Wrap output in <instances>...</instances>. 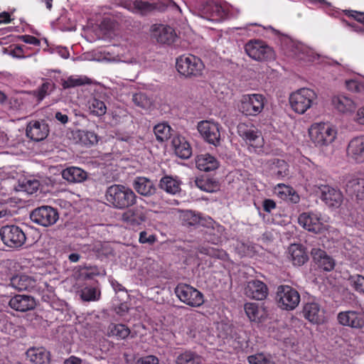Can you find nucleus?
<instances>
[{"label": "nucleus", "mask_w": 364, "mask_h": 364, "mask_svg": "<svg viewBox=\"0 0 364 364\" xmlns=\"http://www.w3.org/2000/svg\"><path fill=\"white\" fill-rule=\"evenodd\" d=\"M136 364H159V359L154 355H147L139 358Z\"/></svg>", "instance_id": "obj_55"}, {"label": "nucleus", "mask_w": 364, "mask_h": 364, "mask_svg": "<svg viewBox=\"0 0 364 364\" xmlns=\"http://www.w3.org/2000/svg\"><path fill=\"white\" fill-rule=\"evenodd\" d=\"M62 176L69 182L81 183L87 178V173L80 168L71 166L62 171Z\"/></svg>", "instance_id": "obj_31"}, {"label": "nucleus", "mask_w": 364, "mask_h": 364, "mask_svg": "<svg viewBox=\"0 0 364 364\" xmlns=\"http://www.w3.org/2000/svg\"><path fill=\"white\" fill-rule=\"evenodd\" d=\"M347 191L354 195L358 200L364 199V179L353 178L346 184Z\"/></svg>", "instance_id": "obj_37"}, {"label": "nucleus", "mask_w": 364, "mask_h": 364, "mask_svg": "<svg viewBox=\"0 0 364 364\" xmlns=\"http://www.w3.org/2000/svg\"><path fill=\"white\" fill-rule=\"evenodd\" d=\"M206 240L213 244H219L225 237V228L220 225L208 228L205 231Z\"/></svg>", "instance_id": "obj_36"}, {"label": "nucleus", "mask_w": 364, "mask_h": 364, "mask_svg": "<svg viewBox=\"0 0 364 364\" xmlns=\"http://www.w3.org/2000/svg\"><path fill=\"white\" fill-rule=\"evenodd\" d=\"M26 136L31 140L40 141L45 139L49 133L48 126L43 121H31L26 127Z\"/></svg>", "instance_id": "obj_18"}, {"label": "nucleus", "mask_w": 364, "mask_h": 364, "mask_svg": "<svg viewBox=\"0 0 364 364\" xmlns=\"http://www.w3.org/2000/svg\"><path fill=\"white\" fill-rule=\"evenodd\" d=\"M349 285L355 291L359 294H363L364 293V277L360 274H354L349 277Z\"/></svg>", "instance_id": "obj_47"}, {"label": "nucleus", "mask_w": 364, "mask_h": 364, "mask_svg": "<svg viewBox=\"0 0 364 364\" xmlns=\"http://www.w3.org/2000/svg\"><path fill=\"white\" fill-rule=\"evenodd\" d=\"M347 154L355 162H364V136L353 139L348 146Z\"/></svg>", "instance_id": "obj_25"}, {"label": "nucleus", "mask_w": 364, "mask_h": 364, "mask_svg": "<svg viewBox=\"0 0 364 364\" xmlns=\"http://www.w3.org/2000/svg\"><path fill=\"white\" fill-rule=\"evenodd\" d=\"M139 242L141 244H153L156 241V236L154 235H148L147 232L142 231L139 234Z\"/></svg>", "instance_id": "obj_54"}, {"label": "nucleus", "mask_w": 364, "mask_h": 364, "mask_svg": "<svg viewBox=\"0 0 364 364\" xmlns=\"http://www.w3.org/2000/svg\"><path fill=\"white\" fill-rule=\"evenodd\" d=\"M11 22L10 15L7 12H2L0 14V23H7Z\"/></svg>", "instance_id": "obj_64"}, {"label": "nucleus", "mask_w": 364, "mask_h": 364, "mask_svg": "<svg viewBox=\"0 0 364 364\" xmlns=\"http://www.w3.org/2000/svg\"><path fill=\"white\" fill-rule=\"evenodd\" d=\"M40 186V183L37 180H26L22 182L21 187L29 194L36 192Z\"/></svg>", "instance_id": "obj_52"}, {"label": "nucleus", "mask_w": 364, "mask_h": 364, "mask_svg": "<svg viewBox=\"0 0 364 364\" xmlns=\"http://www.w3.org/2000/svg\"><path fill=\"white\" fill-rule=\"evenodd\" d=\"M276 300L282 309L291 311L300 302V294L294 288L289 285H280L277 289Z\"/></svg>", "instance_id": "obj_6"}, {"label": "nucleus", "mask_w": 364, "mask_h": 364, "mask_svg": "<svg viewBox=\"0 0 364 364\" xmlns=\"http://www.w3.org/2000/svg\"><path fill=\"white\" fill-rule=\"evenodd\" d=\"M172 146L176 156L181 159H188L192 154V149L186 139L181 136H174L171 141Z\"/></svg>", "instance_id": "obj_28"}, {"label": "nucleus", "mask_w": 364, "mask_h": 364, "mask_svg": "<svg viewBox=\"0 0 364 364\" xmlns=\"http://www.w3.org/2000/svg\"><path fill=\"white\" fill-rule=\"evenodd\" d=\"M200 252L218 259H224L226 257L225 251L213 247H202Z\"/></svg>", "instance_id": "obj_50"}, {"label": "nucleus", "mask_w": 364, "mask_h": 364, "mask_svg": "<svg viewBox=\"0 0 364 364\" xmlns=\"http://www.w3.org/2000/svg\"><path fill=\"white\" fill-rule=\"evenodd\" d=\"M338 323L342 326H350L354 328L364 327V318L355 311H346L338 313L337 316Z\"/></svg>", "instance_id": "obj_22"}, {"label": "nucleus", "mask_w": 364, "mask_h": 364, "mask_svg": "<svg viewBox=\"0 0 364 364\" xmlns=\"http://www.w3.org/2000/svg\"><path fill=\"white\" fill-rule=\"evenodd\" d=\"M154 132L156 139L162 142L171 137L172 129L168 124L160 123L154 127Z\"/></svg>", "instance_id": "obj_44"}, {"label": "nucleus", "mask_w": 364, "mask_h": 364, "mask_svg": "<svg viewBox=\"0 0 364 364\" xmlns=\"http://www.w3.org/2000/svg\"><path fill=\"white\" fill-rule=\"evenodd\" d=\"M196 167L202 171H211L217 169L219 166L218 160L209 154L198 155L196 159Z\"/></svg>", "instance_id": "obj_29"}, {"label": "nucleus", "mask_w": 364, "mask_h": 364, "mask_svg": "<svg viewBox=\"0 0 364 364\" xmlns=\"http://www.w3.org/2000/svg\"><path fill=\"white\" fill-rule=\"evenodd\" d=\"M270 174L277 180L284 178L289 175L288 164L282 159H274L270 164Z\"/></svg>", "instance_id": "obj_33"}, {"label": "nucleus", "mask_w": 364, "mask_h": 364, "mask_svg": "<svg viewBox=\"0 0 364 364\" xmlns=\"http://www.w3.org/2000/svg\"><path fill=\"white\" fill-rule=\"evenodd\" d=\"M75 135L79 139L80 143L85 146H92L98 141L97 136L93 132L77 130Z\"/></svg>", "instance_id": "obj_41"}, {"label": "nucleus", "mask_w": 364, "mask_h": 364, "mask_svg": "<svg viewBox=\"0 0 364 364\" xmlns=\"http://www.w3.org/2000/svg\"><path fill=\"white\" fill-rule=\"evenodd\" d=\"M332 104L338 111L343 113L353 112L355 109L354 102L350 98L344 95L333 97Z\"/></svg>", "instance_id": "obj_34"}, {"label": "nucleus", "mask_w": 364, "mask_h": 364, "mask_svg": "<svg viewBox=\"0 0 364 364\" xmlns=\"http://www.w3.org/2000/svg\"><path fill=\"white\" fill-rule=\"evenodd\" d=\"M146 219V214L143 207L136 206L124 211L121 216L122 222L132 227L141 225Z\"/></svg>", "instance_id": "obj_20"}, {"label": "nucleus", "mask_w": 364, "mask_h": 364, "mask_svg": "<svg viewBox=\"0 0 364 364\" xmlns=\"http://www.w3.org/2000/svg\"><path fill=\"white\" fill-rule=\"evenodd\" d=\"M10 285L18 291H38V282L32 277L17 274L11 278Z\"/></svg>", "instance_id": "obj_17"}, {"label": "nucleus", "mask_w": 364, "mask_h": 364, "mask_svg": "<svg viewBox=\"0 0 364 364\" xmlns=\"http://www.w3.org/2000/svg\"><path fill=\"white\" fill-rule=\"evenodd\" d=\"M82 360L75 356H71L68 359L65 360L64 364H81Z\"/></svg>", "instance_id": "obj_63"}, {"label": "nucleus", "mask_w": 364, "mask_h": 364, "mask_svg": "<svg viewBox=\"0 0 364 364\" xmlns=\"http://www.w3.org/2000/svg\"><path fill=\"white\" fill-rule=\"evenodd\" d=\"M321 199L329 208H339L343 201L342 192L336 188L328 185H322L319 187Z\"/></svg>", "instance_id": "obj_15"}, {"label": "nucleus", "mask_w": 364, "mask_h": 364, "mask_svg": "<svg viewBox=\"0 0 364 364\" xmlns=\"http://www.w3.org/2000/svg\"><path fill=\"white\" fill-rule=\"evenodd\" d=\"M80 299L87 302L96 301L100 299L101 291L99 287L95 284H85L82 286L77 291Z\"/></svg>", "instance_id": "obj_30"}, {"label": "nucleus", "mask_w": 364, "mask_h": 364, "mask_svg": "<svg viewBox=\"0 0 364 364\" xmlns=\"http://www.w3.org/2000/svg\"><path fill=\"white\" fill-rule=\"evenodd\" d=\"M315 92L309 88H301L293 92L289 97L291 109L296 113L304 114L312 107L316 100Z\"/></svg>", "instance_id": "obj_4"}, {"label": "nucleus", "mask_w": 364, "mask_h": 364, "mask_svg": "<svg viewBox=\"0 0 364 364\" xmlns=\"http://www.w3.org/2000/svg\"><path fill=\"white\" fill-rule=\"evenodd\" d=\"M89 109L90 112L97 117H101L105 114L107 112V107L105 102L96 97L90 99L88 102Z\"/></svg>", "instance_id": "obj_45"}, {"label": "nucleus", "mask_w": 364, "mask_h": 364, "mask_svg": "<svg viewBox=\"0 0 364 364\" xmlns=\"http://www.w3.org/2000/svg\"><path fill=\"white\" fill-rule=\"evenodd\" d=\"M175 294L181 301L192 307H198L204 303L203 294L188 284H178Z\"/></svg>", "instance_id": "obj_10"}, {"label": "nucleus", "mask_w": 364, "mask_h": 364, "mask_svg": "<svg viewBox=\"0 0 364 364\" xmlns=\"http://www.w3.org/2000/svg\"><path fill=\"white\" fill-rule=\"evenodd\" d=\"M203 68L201 60L193 55H181L176 60L178 72L187 77L200 76Z\"/></svg>", "instance_id": "obj_5"}, {"label": "nucleus", "mask_w": 364, "mask_h": 364, "mask_svg": "<svg viewBox=\"0 0 364 364\" xmlns=\"http://www.w3.org/2000/svg\"><path fill=\"white\" fill-rule=\"evenodd\" d=\"M106 272L97 266H81L80 267V277L83 279H90L95 276H105Z\"/></svg>", "instance_id": "obj_43"}, {"label": "nucleus", "mask_w": 364, "mask_h": 364, "mask_svg": "<svg viewBox=\"0 0 364 364\" xmlns=\"http://www.w3.org/2000/svg\"><path fill=\"white\" fill-rule=\"evenodd\" d=\"M198 16L208 21H219L228 14L226 6L213 0H200L196 2Z\"/></svg>", "instance_id": "obj_2"}, {"label": "nucleus", "mask_w": 364, "mask_h": 364, "mask_svg": "<svg viewBox=\"0 0 364 364\" xmlns=\"http://www.w3.org/2000/svg\"><path fill=\"white\" fill-rule=\"evenodd\" d=\"M276 208V203L274 200L270 199H266L263 202V208L264 210L268 213H270L272 210Z\"/></svg>", "instance_id": "obj_60"}, {"label": "nucleus", "mask_w": 364, "mask_h": 364, "mask_svg": "<svg viewBox=\"0 0 364 364\" xmlns=\"http://www.w3.org/2000/svg\"><path fill=\"white\" fill-rule=\"evenodd\" d=\"M92 80L86 76L75 75L70 76L66 80L63 81L62 86L64 89L82 86L85 85H90Z\"/></svg>", "instance_id": "obj_42"}, {"label": "nucleus", "mask_w": 364, "mask_h": 364, "mask_svg": "<svg viewBox=\"0 0 364 364\" xmlns=\"http://www.w3.org/2000/svg\"><path fill=\"white\" fill-rule=\"evenodd\" d=\"M184 220L188 222L190 225H194L199 222V216L196 215L193 211H187L183 215Z\"/></svg>", "instance_id": "obj_53"}, {"label": "nucleus", "mask_w": 364, "mask_h": 364, "mask_svg": "<svg viewBox=\"0 0 364 364\" xmlns=\"http://www.w3.org/2000/svg\"><path fill=\"white\" fill-rule=\"evenodd\" d=\"M250 364H274L270 355L264 353H257L247 357Z\"/></svg>", "instance_id": "obj_49"}, {"label": "nucleus", "mask_w": 364, "mask_h": 364, "mask_svg": "<svg viewBox=\"0 0 364 364\" xmlns=\"http://www.w3.org/2000/svg\"><path fill=\"white\" fill-rule=\"evenodd\" d=\"M245 311L250 321H260V318L262 317V310L257 304L247 303L245 305Z\"/></svg>", "instance_id": "obj_46"}, {"label": "nucleus", "mask_w": 364, "mask_h": 364, "mask_svg": "<svg viewBox=\"0 0 364 364\" xmlns=\"http://www.w3.org/2000/svg\"><path fill=\"white\" fill-rule=\"evenodd\" d=\"M299 224L309 232L316 234L328 231L330 226L321 222V215L312 212L303 213L298 218Z\"/></svg>", "instance_id": "obj_13"}, {"label": "nucleus", "mask_w": 364, "mask_h": 364, "mask_svg": "<svg viewBox=\"0 0 364 364\" xmlns=\"http://www.w3.org/2000/svg\"><path fill=\"white\" fill-rule=\"evenodd\" d=\"M132 186L139 194L146 197L153 196L156 191L154 183L149 178L142 176L135 178Z\"/></svg>", "instance_id": "obj_26"}, {"label": "nucleus", "mask_w": 364, "mask_h": 364, "mask_svg": "<svg viewBox=\"0 0 364 364\" xmlns=\"http://www.w3.org/2000/svg\"><path fill=\"white\" fill-rule=\"evenodd\" d=\"M346 84L348 90L355 92H360L361 89L363 88V86L355 80L348 81Z\"/></svg>", "instance_id": "obj_57"}, {"label": "nucleus", "mask_w": 364, "mask_h": 364, "mask_svg": "<svg viewBox=\"0 0 364 364\" xmlns=\"http://www.w3.org/2000/svg\"><path fill=\"white\" fill-rule=\"evenodd\" d=\"M348 15L349 16L353 17L357 21L364 24V13L363 12H358L356 11L351 10V11H348Z\"/></svg>", "instance_id": "obj_58"}, {"label": "nucleus", "mask_w": 364, "mask_h": 364, "mask_svg": "<svg viewBox=\"0 0 364 364\" xmlns=\"http://www.w3.org/2000/svg\"><path fill=\"white\" fill-rule=\"evenodd\" d=\"M245 294L252 299L263 300L268 294L267 285L257 279L249 281L245 287Z\"/></svg>", "instance_id": "obj_19"}, {"label": "nucleus", "mask_w": 364, "mask_h": 364, "mask_svg": "<svg viewBox=\"0 0 364 364\" xmlns=\"http://www.w3.org/2000/svg\"><path fill=\"white\" fill-rule=\"evenodd\" d=\"M55 118L63 124L68 122V117L67 114H63L60 112H57L55 114Z\"/></svg>", "instance_id": "obj_61"}, {"label": "nucleus", "mask_w": 364, "mask_h": 364, "mask_svg": "<svg viewBox=\"0 0 364 364\" xmlns=\"http://www.w3.org/2000/svg\"><path fill=\"white\" fill-rule=\"evenodd\" d=\"M202 356L191 350L181 353L176 359V364H202Z\"/></svg>", "instance_id": "obj_39"}, {"label": "nucleus", "mask_w": 364, "mask_h": 364, "mask_svg": "<svg viewBox=\"0 0 364 364\" xmlns=\"http://www.w3.org/2000/svg\"><path fill=\"white\" fill-rule=\"evenodd\" d=\"M27 358L33 364H48L50 353L43 347H31L26 353Z\"/></svg>", "instance_id": "obj_27"}, {"label": "nucleus", "mask_w": 364, "mask_h": 364, "mask_svg": "<svg viewBox=\"0 0 364 364\" xmlns=\"http://www.w3.org/2000/svg\"><path fill=\"white\" fill-rule=\"evenodd\" d=\"M159 186L167 193L175 195L181 191V182L171 176H166L161 178Z\"/></svg>", "instance_id": "obj_35"}, {"label": "nucleus", "mask_w": 364, "mask_h": 364, "mask_svg": "<svg viewBox=\"0 0 364 364\" xmlns=\"http://www.w3.org/2000/svg\"><path fill=\"white\" fill-rule=\"evenodd\" d=\"M9 305L16 311L26 312L33 309L36 303L31 296L17 294L10 299Z\"/></svg>", "instance_id": "obj_21"}, {"label": "nucleus", "mask_w": 364, "mask_h": 364, "mask_svg": "<svg viewBox=\"0 0 364 364\" xmlns=\"http://www.w3.org/2000/svg\"><path fill=\"white\" fill-rule=\"evenodd\" d=\"M53 85L50 82H45L41 85L36 90H35L34 95L37 97L38 101H41L49 92L52 90Z\"/></svg>", "instance_id": "obj_51"}, {"label": "nucleus", "mask_w": 364, "mask_h": 364, "mask_svg": "<svg viewBox=\"0 0 364 364\" xmlns=\"http://www.w3.org/2000/svg\"><path fill=\"white\" fill-rule=\"evenodd\" d=\"M132 101L137 107L142 109H148L152 104L151 99L142 92L134 94Z\"/></svg>", "instance_id": "obj_48"}, {"label": "nucleus", "mask_w": 364, "mask_h": 364, "mask_svg": "<svg viewBox=\"0 0 364 364\" xmlns=\"http://www.w3.org/2000/svg\"><path fill=\"white\" fill-rule=\"evenodd\" d=\"M105 198L110 206L123 210L136 203V196L130 188L114 184L109 186L105 192Z\"/></svg>", "instance_id": "obj_1"}, {"label": "nucleus", "mask_w": 364, "mask_h": 364, "mask_svg": "<svg viewBox=\"0 0 364 364\" xmlns=\"http://www.w3.org/2000/svg\"><path fill=\"white\" fill-rule=\"evenodd\" d=\"M264 97L260 94H250L242 96L238 105L239 111L246 116H257L263 109Z\"/></svg>", "instance_id": "obj_8"}, {"label": "nucleus", "mask_w": 364, "mask_h": 364, "mask_svg": "<svg viewBox=\"0 0 364 364\" xmlns=\"http://www.w3.org/2000/svg\"><path fill=\"white\" fill-rule=\"evenodd\" d=\"M21 39L24 43L34 45V46H40V43H41L40 41L33 36H29V35L22 36H21Z\"/></svg>", "instance_id": "obj_56"}, {"label": "nucleus", "mask_w": 364, "mask_h": 364, "mask_svg": "<svg viewBox=\"0 0 364 364\" xmlns=\"http://www.w3.org/2000/svg\"><path fill=\"white\" fill-rule=\"evenodd\" d=\"M126 7L128 9L132 10L133 12L140 14L141 15H146L156 9L154 4L141 0H135L129 2L127 4Z\"/></svg>", "instance_id": "obj_38"}, {"label": "nucleus", "mask_w": 364, "mask_h": 364, "mask_svg": "<svg viewBox=\"0 0 364 364\" xmlns=\"http://www.w3.org/2000/svg\"><path fill=\"white\" fill-rule=\"evenodd\" d=\"M0 237L5 245L10 248H18L26 242L24 232L17 225H5L0 228Z\"/></svg>", "instance_id": "obj_9"}, {"label": "nucleus", "mask_w": 364, "mask_h": 364, "mask_svg": "<svg viewBox=\"0 0 364 364\" xmlns=\"http://www.w3.org/2000/svg\"><path fill=\"white\" fill-rule=\"evenodd\" d=\"M289 259L295 266L303 265L309 259L304 247L300 245H291L289 248Z\"/></svg>", "instance_id": "obj_32"}, {"label": "nucleus", "mask_w": 364, "mask_h": 364, "mask_svg": "<svg viewBox=\"0 0 364 364\" xmlns=\"http://www.w3.org/2000/svg\"><path fill=\"white\" fill-rule=\"evenodd\" d=\"M309 134L316 146L323 147L328 146L335 140L337 132L328 124L315 123L309 128Z\"/></svg>", "instance_id": "obj_3"}, {"label": "nucleus", "mask_w": 364, "mask_h": 364, "mask_svg": "<svg viewBox=\"0 0 364 364\" xmlns=\"http://www.w3.org/2000/svg\"><path fill=\"white\" fill-rule=\"evenodd\" d=\"M151 36L161 44L173 43L177 36L174 29L167 25H154L151 28Z\"/></svg>", "instance_id": "obj_16"}, {"label": "nucleus", "mask_w": 364, "mask_h": 364, "mask_svg": "<svg viewBox=\"0 0 364 364\" xmlns=\"http://www.w3.org/2000/svg\"><path fill=\"white\" fill-rule=\"evenodd\" d=\"M276 189L278 190V195L282 198L288 191H291V188L283 183H279Z\"/></svg>", "instance_id": "obj_59"}, {"label": "nucleus", "mask_w": 364, "mask_h": 364, "mask_svg": "<svg viewBox=\"0 0 364 364\" xmlns=\"http://www.w3.org/2000/svg\"><path fill=\"white\" fill-rule=\"evenodd\" d=\"M245 49L251 58L257 61L271 60L275 58L272 48L261 41H249Z\"/></svg>", "instance_id": "obj_11"}, {"label": "nucleus", "mask_w": 364, "mask_h": 364, "mask_svg": "<svg viewBox=\"0 0 364 364\" xmlns=\"http://www.w3.org/2000/svg\"><path fill=\"white\" fill-rule=\"evenodd\" d=\"M311 254L314 261L320 268L326 272H330L333 269L336 264L335 260L327 255L325 251L319 248L314 247L311 250Z\"/></svg>", "instance_id": "obj_24"}, {"label": "nucleus", "mask_w": 364, "mask_h": 364, "mask_svg": "<svg viewBox=\"0 0 364 364\" xmlns=\"http://www.w3.org/2000/svg\"><path fill=\"white\" fill-rule=\"evenodd\" d=\"M198 130L202 137L215 146L220 142V125L211 121H201L198 124Z\"/></svg>", "instance_id": "obj_14"}, {"label": "nucleus", "mask_w": 364, "mask_h": 364, "mask_svg": "<svg viewBox=\"0 0 364 364\" xmlns=\"http://www.w3.org/2000/svg\"><path fill=\"white\" fill-rule=\"evenodd\" d=\"M356 117L357 122L359 124L364 125V107L360 108L358 110Z\"/></svg>", "instance_id": "obj_62"}, {"label": "nucleus", "mask_w": 364, "mask_h": 364, "mask_svg": "<svg viewBox=\"0 0 364 364\" xmlns=\"http://www.w3.org/2000/svg\"><path fill=\"white\" fill-rule=\"evenodd\" d=\"M237 133L252 147L255 153L258 154L263 153L264 139L261 132L253 125L240 123L237 125Z\"/></svg>", "instance_id": "obj_7"}, {"label": "nucleus", "mask_w": 364, "mask_h": 364, "mask_svg": "<svg viewBox=\"0 0 364 364\" xmlns=\"http://www.w3.org/2000/svg\"><path fill=\"white\" fill-rule=\"evenodd\" d=\"M130 333V330L124 324L111 323L107 328V336L117 339H125Z\"/></svg>", "instance_id": "obj_40"}, {"label": "nucleus", "mask_w": 364, "mask_h": 364, "mask_svg": "<svg viewBox=\"0 0 364 364\" xmlns=\"http://www.w3.org/2000/svg\"><path fill=\"white\" fill-rule=\"evenodd\" d=\"M30 218L33 223L39 225L48 227L57 222L59 215L57 210L54 208L43 205L32 210Z\"/></svg>", "instance_id": "obj_12"}, {"label": "nucleus", "mask_w": 364, "mask_h": 364, "mask_svg": "<svg viewBox=\"0 0 364 364\" xmlns=\"http://www.w3.org/2000/svg\"><path fill=\"white\" fill-rule=\"evenodd\" d=\"M302 312L304 318L311 323L318 324L324 321V311L316 302L311 301L305 304Z\"/></svg>", "instance_id": "obj_23"}]
</instances>
